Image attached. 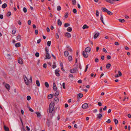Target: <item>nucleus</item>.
<instances>
[{
	"label": "nucleus",
	"mask_w": 131,
	"mask_h": 131,
	"mask_svg": "<svg viewBox=\"0 0 131 131\" xmlns=\"http://www.w3.org/2000/svg\"><path fill=\"white\" fill-rule=\"evenodd\" d=\"M67 47L68 48L67 50H68L70 52H72V50L71 49V48L69 47L68 46H67Z\"/></svg>",
	"instance_id": "obj_19"
},
{
	"label": "nucleus",
	"mask_w": 131,
	"mask_h": 131,
	"mask_svg": "<svg viewBox=\"0 0 131 131\" xmlns=\"http://www.w3.org/2000/svg\"><path fill=\"white\" fill-rule=\"evenodd\" d=\"M96 15L97 16H99V12L97 10H96Z\"/></svg>",
	"instance_id": "obj_50"
},
{
	"label": "nucleus",
	"mask_w": 131,
	"mask_h": 131,
	"mask_svg": "<svg viewBox=\"0 0 131 131\" xmlns=\"http://www.w3.org/2000/svg\"><path fill=\"white\" fill-rule=\"evenodd\" d=\"M118 75L119 76H121L122 75V74L120 71H118Z\"/></svg>",
	"instance_id": "obj_46"
},
{
	"label": "nucleus",
	"mask_w": 131,
	"mask_h": 131,
	"mask_svg": "<svg viewBox=\"0 0 131 131\" xmlns=\"http://www.w3.org/2000/svg\"><path fill=\"white\" fill-rule=\"evenodd\" d=\"M107 107L106 106H105L104 108H103V110L104 111H105Z\"/></svg>",
	"instance_id": "obj_61"
},
{
	"label": "nucleus",
	"mask_w": 131,
	"mask_h": 131,
	"mask_svg": "<svg viewBox=\"0 0 131 131\" xmlns=\"http://www.w3.org/2000/svg\"><path fill=\"white\" fill-rule=\"evenodd\" d=\"M111 66V64L110 63H108L107 64L106 66V68L107 69H109L110 68Z\"/></svg>",
	"instance_id": "obj_29"
},
{
	"label": "nucleus",
	"mask_w": 131,
	"mask_h": 131,
	"mask_svg": "<svg viewBox=\"0 0 131 131\" xmlns=\"http://www.w3.org/2000/svg\"><path fill=\"white\" fill-rule=\"evenodd\" d=\"M11 12H9L7 14V16H10L11 15Z\"/></svg>",
	"instance_id": "obj_40"
},
{
	"label": "nucleus",
	"mask_w": 131,
	"mask_h": 131,
	"mask_svg": "<svg viewBox=\"0 0 131 131\" xmlns=\"http://www.w3.org/2000/svg\"><path fill=\"white\" fill-rule=\"evenodd\" d=\"M31 97L29 96H28L27 97V100L29 101L31 99Z\"/></svg>",
	"instance_id": "obj_42"
},
{
	"label": "nucleus",
	"mask_w": 131,
	"mask_h": 131,
	"mask_svg": "<svg viewBox=\"0 0 131 131\" xmlns=\"http://www.w3.org/2000/svg\"><path fill=\"white\" fill-rule=\"evenodd\" d=\"M43 67L45 68H46L47 67V64L46 63H44L43 65Z\"/></svg>",
	"instance_id": "obj_63"
},
{
	"label": "nucleus",
	"mask_w": 131,
	"mask_h": 131,
	"mask_svg": "<svg viewBox=\"0 0 131 131\" xmlns=\"http://www.w3.org/2000/svg\"><path fill=\"white\" fill-rule=\"evenodd\" d=\"M68 13H66L65 15V18H67L68 17Z\"/></svg>",
	"instance_id": "obj_45"
},
{
	"label": "nucleus",
	"mask_w": 131,
	"mask_h": 131,
	"mask_svg": "<svg viewBox=\"0 0 131 131\" xmlns=\"http://www.w3.org/2000/svg\"><path fill=\"white\" fill-rule=\"evenodd\" d=\"M89 64H87L86 66V68H85V69L84 70V72H86L87 70L88 69V66Z\"/></svg>",
	"instance_id": "obj_53"
},
{
	"label": "nucleus",
	"mask_w": 131,
	"mask_h": 131,
	"mask_svg": "<svg viewBox=\"0 0 131 131\" xmlns=\"http://www.w3.org/2000/svg\"><path fill=\"white\" fill-rule=\"evenodd\" d=\"M36 82L37 85L38 86H39L40 84L39 81L38 80H37L36 81Z\"/></svg>",
	"instance_id": "obj_28"
},
{
	"label": "nucleus",
	"mask_w": 131,
	"mask_h": 131,
	"mask_svg": "<svg viewBox=\"0 0 131 131\" xmlns=\"http://www.w3.org/2000/svg\"><path fill=\"white\" fill-rule=\"evenodd\" d=\"M46 53H49V49L47 48H46L45 49Z\"/></svg>",
	"instance_id": "obj_54"
},
{
	"label": "nucleus",
	"mask_w": 131,
	"mask_h": 131,
	"mask_svg": "<svg viewBox=\"0 0 131 131\" xmlns=\"http://www.w3.org/2000/svg\"><path fill=\"white\" fill-rule=\"evenodd\" d=\"M68 60L69 61H71L72 60V58L71 56H70L68 58Z\"/></svg>",
	"instance_id": "obj_36"
},
{
	"label": "nucleus",
	"mask_w": 131,
	"mask_h": 131,
	"mask_svg": "<svg viewBox=\"0 0 131 131\" xmlns=\"http://www.w3.org/2000/svg\"><path fill=\"white\" fill-rule=\"evenodd\" d=\"M26 84V85H28L29 84V82H28V80H26V81L25 82Z\"/></svg>",
	"instance_id": "obj_56"
},
{
	"label": "nucleus",
	"mask_w": 131,
	"mask_h": 131,
	"mask_svg": "<svg viewBox=\"0 0 131 131\" xmlns=\"http://www.w3.org/2000/svg\"><path fill=\"white\" fill-rule=\"evenodd\" d=\"M59 70H56L55 71V73L56 75L58 77H59L60 75V74L59 73Z\"/></svg>",
	"instance_id": "obj_7"
},
{
	"label": "nucleus",
	"mask_w": 131,
	"mask_h": 131,
	"mask_svg": "<svg viewBox=\"0 0 131 131\" xmlns=\"http://www.w3.org/2000/svg\"><path fill=\"white\" fill-rule=\"evenodd\" d=\"M51 41H48L47 42V45L48 46H50L51 45Z\"/></svg>",
	"instance_id": "obj_38"
},
{
	"label": "nucleus",
	"mask_w": 131,
	"mask_h": 131,
	"mask_svg": "<svg viewBox=\"0 0 131 131\" xmlns=\"http://www.w3.org/2000/svg\"><path fill=\"white\" fill-rule=\"evenodd\" d=\"M45 86L46 87L48 88L49 86V85L48 83L47 82H45Z\"/></svg>",
	"instance_id": "obj_31"
},
{
	"label": "nucleus",
	"mask_w": 131,
	"mask_h": 131,
	"mask_svg": "<svg viewBox=\"0 0 131 131\" xmlns=\"http://www.w3.org/2000/svg\"><path fill=\"white\" fill-rule=\"evenodd\" d=\"M18 62L20 64H22L23 63L22 60L21 59H19L18 60Z\"/></svg>",
	"instance_id": "obj_17"
},
{
	"label": "nucleus",
	"mask_w": 131,
	"mask_h": 131,
	"mask_svg": "<svg viewBox=\"0 0 131 131\" xmlns=\"http://www.w3.org/2000/svg\"><path fill=\"white\" fill-rule=\"evenodd\" d=\"M16 39L17 41H20L21 40V36L19 35L17 37Z\"/></svg>",
	"instance_id": "obj_11"
},
{
	"label": "nucleus",
	"mask_w": 131,
	"mask_h": 131,
	"mask_svg": "<svg viewBox=\"0 0 131 131\" xmlns=\"http://www.w3.org/2000/svg\"><path fill=\"white\" fill-rule=\"evenodd\" d=\"M91 50V48L89 47L86 48L85 50V51L86 52H89Z\"/></svg>",
	"instance_id": "obj_3"
},
{
	"label": "nucleus",
	"mask_w": 131,
	"mask_h": 131,
	"mask_svg": "<svg viewBox=\"0 0 131 131\" xmlns=\"http://www.w3.org/2000/svg\"><path fill=\"white\" fill-rule=\"evenodd\" d=\"M6 88L7 89L9 90L10 88V86L9 84H6L5 85Z\"/></svg>",
	"instance_id": "obj_21"
},
{
	"label": "nucleus",
	"mask_w": 131,
	"mask_h": 131,
	"mask_svg": "<svg viewBox=\"0 0 131 131\" xmlns=\"http://www.w3.org/2000/svg\"><path fill=\"white\" fill-rule=\"evenodd\" d=\"M78 95L80 98H82L83 96V94L82 93H79L78 94Z\"/></svg>",
	"instance_id": "obj_39"
},
{
	"label": "nucleus",
	"mask_w": 131,
	"mask_h": 131,
	"mask_svg": "<svg viewBox=\"0 0 131 131\" xmlns=\"http://www.w3.org/2000/svg\"><path fill=\"white\" fill-rule=\"evenodd\" d=\"M113 0H106V1L112 4L113 3Z\"/></svg>",
	"instance_id": "obj_20"
},
{
	"label": "nucleus",
	"mask_w": 131,
	"mask_h": 131,
	"mask_svg": "<svg viewBox=\"0 0 131 131\" xmlns=\"http://www.w3.org/2000/svg\"><path fill=\"white\" fill-rule=\"evenodd\" d=\"M31 23V21L30 20H29L28 21V24L29 25H30Z\"/></svg>",
	"instance_id": "obj_60"
},
{
	"label": "nucleus",
	"mask_w": 131,
	"mask_h": 131,
	"mask_svg": "<svg viewBox=\"0 0 131 131\" xmlns=\"http://www.w3.org/2000/svg\"><path fill=\"white\" fill-rule=\"evenodd\" d=\"M59 94V92L58 91H57L55 94V95L58 96Z\"/></svg>",
	"instance_id": "obj_43"
},
{
	"label": "nucleus",
	"mask_w": 131,
	"mask_h": 131,
	"mask_svg": "<svg viewBox=\"0 0 131 131\" xmlns=\"http://www.w3.org/2000/svg\"><path fill=\"white\" fill-rule=\"evenodd\" d=\"M65 36L68 38H70L71 37V35L68 32H67L65 34Z\"/></svg>",
	"instance_id": "obj_9"
},
{
	"label": "nucleus",
	"mask_w": 131,
	"mask_h": 131,
	"mask_svg": "<svg viewBox=\"0 0 131 131\" xmlns=\"http://www.w3.org/2000/svg\"><path fill=\"white\" fill-rule=\"evenodd\" d=\"M114 122L115 124H117L118 123V121L116 119H114Z\"/></svg>",
	"instance_id": "obj_33"
},
{
	"label": "nucleus",
	"mask_w": 131,
	"mask_h": 131,
	"mask_svg": "<svg viewBox=\"0 0 131 131\" xmlns=\"http://www.w3.org/2000/svg\"><path fill=\"white\" fill-rule=\"evenodd\" d=\"M24 80L25 82L26 81V80H28L27 79V78L25 76H24Z\"/></svg>",
	"instance_id": "obj_49"
},
{
	"label": "nucleus",
	"mask_w": 131,
	"mask_h": 131,
	"mask_svg": "<svg viewBox=\"0 0 131 131\" xmlns=\"http://www.w3.org/2000/svg\"><path fill=\"white\" fill-rule=\"evenodd\" d=\"M70 26V24L68 23H65L64 24L65 27H67Z\"/></svg>",
	"instance_id": "obj_26"
},
{
	"label": "nucleus",
	"mask_w": 131,
	"mask_h": 131,
	"mask_svg": "<svg viewBox=\"0 0 131 131\" xmlns=\"http://www.w3.org/2000/svg\"><path fill=\"white\" fill-rule=\"evenodd\" d=\"M72 2L73 4L75 5L76 3V1L75 0H72Z\"/></svg>",
	"instance_id": "obj_41"
},
{
	"label": "nucleus",
	"mask_w": 131,
	"mask_h": 131,
	"mask_svg": "<svg viewBox=\"0 0 131 131\" xmlns=\"http://www.w3.org/2000/svg\"><path fill=\"white\" fill-rule=\"evenodd\" d=\"M97 115L98 116L97 117L99 118H100L102 116V115L100 114H97Z\"/></svg>",
	"instance_id": "obj_34"
},
{
	"label": "nucleus",
	"mask_w": 131,
	"mask_h": 131,
	"mask_svg": "<svg viewBox=\"0 0 131 131\" xmlns=\"http://www.w3.org/2000/svg\"><path fill=\"white\" fill-rule=\"evenodd\" d=\"M111 57L110 56L108 55L107 56V58L109 60L111 59Z\"/></svg>",
	"instance_id": "obj_59"
},
{
	"label": "nucleus",
	"mask_w": 131,
	"mask_h": 131,
	"mask_svg": "<svg viewBox=\"0 0 131 131\" xmlns=\"http://www.w3.org/2000/svg\"><path fill=\"white\" fill-rule=\"evenodd\" d=\"M36 113L37 114V116L38 117H40L41 114L39 112H36Z\"/></svg>",
	"instance_id": "obj_27"
},
{
	"label": "nucleus",
	"mask_w": 131,
	"mask_h": 131,
	"mask_svg": "<svg viewBox=\"0 0 131 131\" xmlns=\"http://www.w3.org/2000/svg\"><path fill=\"white\" fill-rule=\"evenodd\" d=\"M100 33L99 32L96 33L94 35V39H96L99 36Z\"/></svg>",
	"instance_id": "obj_12"
},
{
	"label": "nucleus",
	"mask_w": 131,
	"mask_h": 131,
	"mask_svg": "<svg viewBox=\"0 0 131 131\" xmlns=\"http://www.w3.org/2000/svg\"><path fill=\"white\" fill-rule=\"evenodd\" d=\"M56 38L57 39H58L59 38V36L58 33H56Z\"/></svg>",
	"instance_id": "obj_55"
},
{
	"label": "nucleus",
	"mask_w": 131,
	"mask_h": 131,
	"mask_svg": "<svg viewBox=\"0 0 131 131\" xmlns=\"http://www.w3.org/2000/svg\"><path fill=\"white\" fill-rule=\"evenodd\" d=\"M102 9L104 12H107L108 10V9L105 7L102 8Z\"/></svg>",
	"instance_id": "obj_14"
},
{
	"label": "nucleus",
	"mask_w": 131,
	"mask_h": 131,
	"mask_svg": "<svg viewBox=\"0 0 131 131\" xmlns=\"http://www.w3.org/2000/svg\"><path fill=\"white\" fill-rule=\"evenodd\" d=\"M67 30L68 31L71 32L72 30V28L71 27H69L67 28Z\"/></svg>",
	"instance_id": "obj_22"
},
{
	"label": "nucleus",
	"mask_w": 131,
	"mask_h": 131,
	"mask_svg": "<svg viewBox=\"0 0 131 131\" xmlns=\"http://www.w3.org/2000/svg\"><path fill=\"white\" fill-rule=\"evenodd\" d=\"M29 81L30 83L32 82V78L31 76H30V79H29V80H28Z\"/></svg>",
	"instance_id": "obj_47"
},
{
	"label": "nucleus",
	"mask_w": 131,
	"mask_h": 131,
	"mask_svg": "<svg viewBox=\"0 0 131 131\" xmlns=\"http://www.w3.org/2000/svg\"><path fill=\"white\" fill-rule=\"evenodd\" d=\"M103 51L104 52H105V53H106L107 52V51H106V49L104 48H103Z\"/></svg>",
	"instance_id": "obj_58"
},
{
	"label": "nucleus",
	"mask_w": 131,
	"mask_h": 131,
	"mask_svg": "<svg viewBox=\"0 0 131 131\" xmlns=\"http://www.w3.org/2000/svg\"><path fill=\"white\" fill-rule=\"evenodd\" d=\"M23 10L24 13H26L27 12V10L26 8L24 7L23 8Z\"/></svg>",
	"instance_id": "obj_44"
},
{
	"label": "nucleus",
	"mask_w": 131,
	"mask_h": 131,
	"mask_svg": "<svg viewBox=\"0 0 131 131\" xmlns=\"http://www.w3.org/2000/svg\"><path fill=\"white\" fill-rule=\"evenodd\" d=\"M52 97V96L51 94H49L48 96V99H50Z\"/></svg>",
	"instance_id": "obj_32"
},
{
	"label": "nucleus",
	"mask_w": 131,
	"mask_h": 131,
	"mask_svg": "<svg viewBox=\"0 0 131 131\" xmlns=\"http://www.w3.org/2000/svg\"><path fill=\"white\" fill-rule=\"evenodd\" d=\"M82 107L83 108L86 109L88 107V105L87 103H84L82 105Z\"/></svg>",
	"instance_id": "obj_6"
},
{
	"label": "nucleus",
	"mask_w": 131,
	"mask_h": 131,
	"mask_svg": "<svg viewBox=\"0 0 131 131\" xmlns=\"http://www.w3.org/2000/svg\"><path fill=\"white\" fill-rule=\"evenodd\" d=\"M53 90L54 91H56L57 90V88L54 82L53 83Z\"/></svg>",
	"instance_id": "obj_10"
},
{
	"label": "nucleus",
	"mask_w": 131,
	"mask_h": 131,
	"mask_svg": "<svg viewBox=\"0 0 131 131\" xmlns=\"http://www.w3.org/2000/svg\"><path fill=\"white\" fill-rule=\"evenodd\" d=\"M21 45L19 42L15 44V46L16 47H18L20 46Z\"/></svg>",
	"instance_id": "obj_16"
},
{
	"label": "nucleus",
	"mask_w": 131,
	"mask_h": 131,
	"mask_svg": "<svg viewBox=\"0 0 131 131\" xmlns=\"http://www.w3.org/2000/svg\"><path fill=\"white\" fill-rule=\"evenodd\" d=\"M61 7L60 6H58L57 7V9L58 11H59L61 10Z\"/></svg>",
	"instance_id": "obj_37"
},
{
	"label": "nucleus",
	"mask_w": 131,
	"mask_h": 131,
	"mask_svg": "<svg viewBox=\"0 0 131 131\" xmlns=\"http://www.w3.org/2000/svg\"><path fill=\"white\" fill-rule=\"evenodd\" d=\"M58 25L61 26L62 24V22L60 19H58Z\"/></svg>",
	"instance_id": "obj_13"
},
{
	"label": "nucleus",
	"mask_w": 131,
	"mask_h": 131,
	"mask_svg": "<svg viewBox=\"0 0 131 131\" xmlns=\"http://www.w3.org/2000/svg\"><path fill=\"white\" fill-rule=\"evenodd\" d=\"M7 5L6 3H4L2 5V8H5L7 6Z\"/></svg>",
	"instance_id": "obj_24"
},
{
	"label": "nucleus",
	"mask_w": 131,
	"mask_h": 131,
	"mask_svg": "<svg viewBox=\"0 0 131 131\" xmlns=\"http://www.w3.org/2000/svg\"><path fill=\"white\" fill-rule=\"evenodd\" d=\"M64 54L65 57H67L69 55L68 52L67 51H65L64 52Z\"/></svg>",
	"instance_id": "obj_15"
},
{
	"label": "nucleus",
	"mask_w": 131,
	"mask_h": 131,
	"mask_svg": "<svg viewBox=\"0 0 131 131\" xmlns=\"http://www.w3.org/2000/svg\"><path fill=\"white\" fill-rule=\"evenodd\" d=\"M54 100L56 102H58L59 101L57 97H56L54 99Z\"/></svg>",
	"instance_id": "obj_48"
},
{
	"label": "nucleus",
	"mask_w": 131,
	"mask_h": 131,
	"mask_svg": "<svg viewBox=\"0 0 131 131\" xmlns=\"http://www.w3.org/2000/svg\"><path fill=\"white\" fill-rule=\"evenodd\" d=\"M82 54L84 57L85 58H87L88 57V54L87 52H85L84 51L83 52Z\"/></svg>",
	"instance_id": "obj_5"
},
{
	"label": "nucleus",
	"mask_w": 131,
	"mask_h": 131,
	"mask_svg": "<svg viewBox=\"0 0 131 131\" xmlns=\"http://www.w3.org/2000/svg\"><path fill=\"white\" fill-rule=\"evenodd\" d=\"M73 11L74 13H75L77 12V10L76 9H74Z\"/></svg>",
	"instance_id": "obj_62"
},
{
	"label": "nucleus",
	"mask_w": 131,
	"mask_h": 131,
	"mask_svg": "<svg viewBox=\"0 0 131 131\" xmlns=\"http://www.w3.org/2000/svg\"><path fill=\"white\" fill-rule=\"evenodd\" d=\"M4 128L5 130V131H9V130L8 128V127H6L5 126H4Z\"/></svg>",
	"instance_id": "obj_23"
},
{
	"label": "nucleus",
	"mask_w": 131,
	"mask_h": 131,
	"mask_svg": "<svg viewBox=\"0 0 131 131\" xmlns=\"http://www.w3.org/2000/svg\"><path fill=\"white\" fill-rule=\"evenodd\" d=\"M51 123L50 121L49 120V119H47L46 123V124L48 127H49L50 125V124H51Z\"/></svg>",
	"instance_id": "obj_8"
},
{
	"label": "nucleus",
	"mask_w": 131,
	"mask_h": 131,
	"mask_svg": "<svg viewBox=\"0 0 131 131\" xmlns=\"http://www.w3.org/2000/svg\"><path fill=\"white\" fill-rule=\"evenodd\" d=\"M100 16H101V18H100V20H101V21H102V22L103 23H104V22H103V18L102 15L101 14Z\"/></svg>",
	"instance_id": "obj_30"
},
{
	"label": "nucleus",
	"mask_w": 131,
	"mask_h": 131,
	"mask_svg": "<svg viewBox=\"0 0 131 131\" xmlns=\"http://www.w3.org/2000/svg\"><path fill=\"white\" fill-rule=\"evenodd\" d=\"M95 61L96 62H98L99 61V59L98 58H96L95 60Z\"/></svg>",
	"instance_id": "obj_64"
},
{
	"label": "nucleus",
	"mask_w": 131,
	"mask_h": 131,
	"mask_svg": "<svg viewBox=\"0 0 131 131\" xmlns=\"http://www.w3.org/2000/svg\"><path fill=\"white\" fill-rule=\"evenodd\" d=\"M78 70L77 68H74L71 69L70 70V72L71 73H77V72Z\"/></svg>",
	"instance_id": "obj_2"
},
{
	"label": "nucleus",
	"mask_w": 131,
	"mask_h": 131,
	"mask_svg": "<svg viewBox=\"0 0 131 131\" xmlns=\"http://www.w3.org/2000/svg\"><path fill=\"white\" fill-rule=\"evenodd\" d=\"M98 105L100 106H101L102 105V104L100 102H99L98 103Z\"/></svg>",
	"instance_id": "obj_57"
},
{
	"label": "nucleus",
	"mask_w": 131,
	"mask_h": 131,
	"mask_svg": "<svg viewBox=\"0 0 131 131\" xmlns=\"http://www.w3.org/2000/svg\"><path fill=\"white\" fill-rule=\"evenodd\" d=\"M89 28V26H87L86 25H83L82 27V28L83 29H85L88 28Z\"/></svg>",
	"instance_id": "obj_18"
},
{
	"label": "nucleus",
	"mask_w": 131,
	"mask_h": 131,
	"mask_svg": "<svg viewBox=\"0 0 131 131\" xmlns=\"http://www.w3.org/2000/svg\"><path fill=\"white\" fill-rule=\"evenodd\" d=\"M118 20L119 22L122 23H124L125 21L124 19H119Z\"/></svg>",
	"instance_id": "obj_25"
},
{
	"label": "nucleus",
	"mask_w": 131,
	"mask_h": 131,
	"mask_svg": "<svg viewBox=\"0 0 131 131\" xmlns=\"http://www.w3.org/2000/svg\"><path fill=\"white\" fill-rule=\"evenodd\" d=\"M46 58L45 59H49L51 58V57L49 53H46Z\"/></svg>",
	"instance_id": "obj_4"
},
{
	"label": "nucleus",
	"mask_w": 131,
	"mask_h": 131,
	"mask_svg": "<svg viewBox=\"0 0 131 131\" xmlns=\"http://www.w3.org/2000/svg\"><path fill=\"white\" fill-rule=\"evenodd\" d=\"M16 31L15 30H12V34H15V33H16Z\"/></svg>",
	"instance_id": "obj_51"
},
{
	"label": "nucleus",
	"mask_w": 131,
	"mask_h": 131,
	"mask_svg": "<svg viewBox=\"0 0 131 131\" xmlns=\"http://www.w3.org/2000/svg\"><path fill=\"white\" fill-rule=\"evenodd\" d=\"M35 56L37 57H39V54L38 52H36L35 53Z\"/></svg>",
	"instance_id": "obj_52"
},
{
	"label": "nucleus",
	"mask_w": 131,
	"mask_h": 131,
	"mask_svg": "<svg viewBox=\"0 0 131 131\" xmlns=\"http://www.w3.org/2000/svg\"><path fill=\"white\" fill-rule=\"evenodd\" d=\"M54 104L53 102H51L50 103L49 105V112L52 113L54 110Z\"/></svg>",
	"instance_id": "obj_1"
},
{
	"label": "nucleus",
	"mask_w": 131,
	"mask_h": 131,
	"mask_svg": "<svg viewBox=\"0 0 131 131\" xmlns=\"http://www.w3.org/2000/svg\"><path fill=\"white\" fill-rule=\"evenodd\" d=\"M107 13L109 15H112L113 14L110 11L108 10Z\"/></svg>",
	"instance_id": "obj_35"
}]
</instances>
